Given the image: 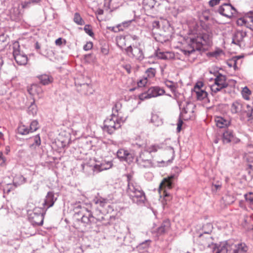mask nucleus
I'll list each match as a JSON object with an SVG mask.
<instances>
[{
	"mask_svg": "<svg viewBox=\"0 0 253 253\" xmlns=\"http://www.w3.org/2000/svg\"><path fill=\"white\" fill-rule=\"evenodd\" d=\"M4 36H0V44H2V43L3 42H4Z\"/></svg>",
	"mask_w": 253,
	"mask_h": 253,
	"instance_id": "0e129e2a",
	"label": "nucleus"
},
{
	"mask_svg": "<svg viewBox=\"0 0 253 253\" xmlns=\"http://www.w3.org/2000/svg\"><path fill=\"white\" fill-rule=\"evenodd\" d=\"M251 16L241 18L237 20V24L240 26H245L246 27L253 30V11L250 12Z\"/></svg>",
	"mask_w": 253,
	"mask_h": 253,
	"instance_id": "f3484780",
	"label": "nucleus"
},
{
	"mask_svg": "<svg viewBox=\"0 0 253 253\" xmlns=\"http://www.w3.org/2000/svg\"><path fill=\"white\" fill-rule=\"evenodd\" d=\"M138 43H136L135 45H130L127 47V54L130 53L136 59L141 60L143 58V52L141 49L138 47Z\"/></svg>",
	"mask_w": 253,
	"mask_h": 253,
	"instance_id": "2eb2a0df",
	"label": "nucleus"
},
{
	"mask_svg": "<svg viewBox=\"0 0 253 253\" xmlns=\"http://www.w3.org/2000/svg\"><path fill=\"white\" fill-rule=\"evenodd\" d=\"M82 123L83 124L86 125L87 124V118L83 116L82 118Z\"/></svg>",
	"mask_w": 253,
	"mask_h": 253,
	"instance_id": "13d9d810",
	"label": "nucleus"
},
{
	"mask_svg": "<svg viewBox=\"0 0 253 253\" xmlns=\"http://www.w3.org/2000/svg\"><path fill=\"white\" fill-rule=\"evenodd\" d=\"M74 21L78 25H83L84 24V20L81 17L79 13H75L74 17Z\"/></svg>",
	"mask_w": 253,
	"mask_h": 253,
	"instance_id": "4c0bfd02",
	"label": "nucleus"
},
{
	"mask_svg": "<svg viewBox=\"0 0 253 253\" xmlns=\"http://www.w3.org/2000/svg\"><path fill=\"white\" fill-rule=\"evenodd\" d=\"M155 0H143V5L145 9H150L154 7L155 5Z\"/></svg>",
	"mask_w": 253,
	"mask_h": 253,
	"instance_id": "72a5a7b5",
	"label": "nucleus"
},
{
	"mask_svg": "<svg viewBox=\"0 0 253 253\" xmlns=\"http://www.w3.org/2000/svg\"><path fill=\"white\" fill-rule=\"evenodd\" d=\"M242 56H235V57H233V58H237L236 61H237V65L238 64V61L239 60H240L241 58H242Z\"/></svg>",
	"mask_w": 253,
	"mask_h": 253,
	"instance_id": "680f3d73",
	"label": "nucleus"
},
{
	"mask_svg": "<svg viewBox=\"0 0 253 253\" xmlns=\"http://www.w3.org/2000/svg\"><path fill=\"white\" fill-rule=\"evenodd\" d=\"M112 163L111 161L102 160L98 162L93 167L92 170L94 172L98 173L103 170H107L112 167Z\"/></svg>",
	"mask_w": 253,
	"mask_h": 253,
	"instance_id": "dca6fc26",
	"label": "nucleus"
},
{
	"mask_svg": "<svg viewBox=\"0 0 253 253\" xmlns=\"http://www.w3.org/2000/svg\"><path fill=\"white\" fill-rule=\"evenodd\" d=\"M151 122L156 126H159L163 123L162 120L156 114H152Z\"/></svg>",
	"mask_w": 253,
	"mask_h": 253,
	"instance_id": "473e14b6",
	"label": "nucleus"
},
{
	"mask_svg": "<svg viewBox=\"0 0 253 253\" xmlns=\"http://www.w3.org/2000/svg\"><path fill=\"white\" fill-rule=\"evenodd\" d=\"M221 187L220 184H213L212 187V190H217L220 189Z\"/></svg>",
	"mask_w": 253,
	"mask_h": 253,
	"instance_id": "4d7b16f0",
	"label": "nucleus"
},
{
	"mask_svg": "<svg viewBox=\"0 0 253 253\" xmlns=\"http://www.w3.org/2000/svg\"><path fill=\"white\" fill-rule=\"evenodd\" d=\"M93 202L97 206L95 213L98 214L99 216H104L103 215L105 213H108L113 210L107 199L101 197H96L93 199Z\"/></svg>",
	"mask_w": 253,
	"mask_h": 253,
	"instance_id": "423d86ee",
	"label": "nucleus"
},
{
	"mask_svg": "<svg viewBox=\"0 0 253 253\" xmlns=\"http://www.w3.org/2000/svg\"><path fill=\"white\" fill-rule=\"evenodd\" d=\"M10 151V148L8 146L6 147L5 148V152L6 154H8V152Z\"/></svg>",
	"mask_w": 253,
	"mask_h": 253,
	"instance_id": "69168bd1",
	"label": "nucleus"
},
{
	"mask_svg": "<svg viewBox=\"0 0 253 253\" xmlns=\"http://www.w3.org/2000/svg\"><path fill=\"white\" fill-rule=\"evenodd\" d=\"M219 13L225 17H232L236 13V9L229 3H224L218 8Z\"/></svg>",
	"mask_w": 253,
	"mask_h": 253,
	"instance_id": "4468645a",
	"label": "nucleus"
},
{
	"mask_svg": "<svg viewBox=\"0 0 253 253\" xmlns=\"http://www.w3.org/2000/svg\"><path fill=\"white\" fill-rule=\"evenodd\" d=\"M126 28V22H124L122 24H118L116 27H108L107 29L114 32L123 31Z\"/></svg>",
	"mask_w": 253,
	"mask_h": 253,
	"instance_id": "cd10ccee",
	"label": "nucleus"
},
{
	"mask_svg": "<svg viewBox=\"0 0 253 253\" xmlns=\"http://www.w3.org/2000/svg\"><path fill=\"white\" fill-rule=\"evenodd\" d=\"M156 56L160 59H167V56H166L165 53L161 52L160 51H157Z\"/></svg>",
	"mask_w": 253,
	"mask_h": 253,
	"instance_id": "09e8293b",
	"label": "nucleus"
},
{
	"mask_svg": "<svg viewBox=\"0 0 253 253\" xmlns=\"http://www.w3.org/2000/svg\"><path fill=\"white\" fill-rule=\"evenodd\" d=\"M243 109V105L238 101L234 102L231 106V112L232 114H239Z\"/></svg>",
	"mask_w": 253,
	"mask_h": 253,
	"instance_id": "393cba45",
	"label": "nucleus"
},
{
	"mask_svg": "<svg viewBox=\"0 0 253 253\" xmlns=\"http://www.w3.org/2000/svg\"><path fill=\"white\" fill-rule=\"evenodd\" d=\"M127 196L132 203L138 205H143L146 200L144 192L129 174H127Z\"/></svg>",
	"mask_w": 253,
	"mask_h": 253,
	"instance_id": "f257e3e1",
	"label": "nucleus"
},
{
	"mask_svg": "<svg viewBox=\"0 0 253 253\" xmlns=\"http://www.w3.org/2000/svg\"><path fill=\"white\" fill-rule=\"evenodd\" d=\"M38 128H39V126H38V121L36 120L33 121L30 124V128H29L30 131H31V132L35 131L36 130H37L38 129Z\"/></svg>",
	"mask_w": 253,
	"mask_h": 253,
	"instance_id": "ea45409f",
	"label": "nucleus"
},
{
	"mask_svg": "<svg viewBox=\"0 0 253 253\" xmlns=\"http://www.w3.org/2000/svg\"><path fill=\"white\" fill-rule=\"evenodd\" d=\"M26 182V179L22 175L18 174L14 176L13 180V184L17 187Z\"/></svg>",
	"mask_w": 253,
	"mask_h": 253,
	"instance_id": "bb28decb",
	"label": "nucleus"
},
{
	"mask_svg": "<svg viewBox=\"0 0 253 253\" xmlns=\"http://www.w3.org/2000/svg\"><path fill=\"white\" fill-rule=\"evenodd\" d=\"M80 86L82 87L83 89H86V91L84 93L87 94L88 93H91L92 92L91 86L89 84H81Z\"/></svg>",
	"mask_w": 253,
	"mask_h": 253,
	"instance_id": "a19ab883",
	"label": "nucleus"
},
{
	"mask_svg": "<svg viewBox=\"0 0 253 253\" xmlns=\"http://www.w3.org/2000/svg\"><path fill=\"white\" fill-rule=\"evenodd\" d=\"M152 27L153 28L158 29L160 28V22L158 21H154L152 22Z\"/></svg>",
	"mask_w": 253,
	"mask_h": 253,
	"instance_id": "5fc2aeb1",
	"label": "nucleus"
},
{
	"mask_svg": "<svg viewBox=\"0 0 253 253\" xmlns=\"http://www.w3.org/2000/svg\"><path fill=\"white\" fill-rule=\"evenodd\" d=\"M0 160H2L3 163L5 162V159L3 157V154L1 151H0Z\"/></svg>",
	"mask_w": 253,
	"mask_h": 253,
	"instance_id": "052dcab7",
	"label": "nucleus"
},
{
	"mask_svg": "<svg viewBox=\"0 0 253 253\" xmlns=\"http://www.w3.org/2000/svg\"><path fill=\"white\" fill-rule=\"evenodd\" d=\"M215 122L217 127L223 128L227 126L230 124V121L220 116L215 117Z\"/></svg>",
	"mask_w": 253,
	"mask_h": 253,
	"instance_id": "4be33fe9",
	"label": "nucleus"
},
{
	"mask_svg": "<svg viewBox=\"0 0 253 253\" xmlns=\"http://www.w3.org/2000/svg\"><path fill=\"white\" fill-rule=\"evenodd\" d=\"M245 198L247 202L253 205V193H249L245 195Z\"/></svg>",
	"mask_w": 253,
	"mask_h": 253,
	"instance_id": "c03bdc74",
	"label": "nucleus"
},
{
	"mask_svg": "<svg viewBox=\"0 0 253 253\" xmlns=\"http://www.w3.org/2000/svg\"><path fill=\"white\" fill-rule=\"evenodd\" d=\"M121 108L122 103L120 102H116L112 108V114L111 115L113 116H118Z\"/></svg>",
	"mask_w": 253,
	"mask_h": 253,
	"instance_id": "2f4dec72",
	"label": "nucleus"
},
{
	"mask_svg": "<svg viewBox=\"0 0 253 253\" xmlns=\"http://www.w3.org/2000/svg\"><path fill=\"white\" fill-rule=\"evenodd\" d=\"M18 133L22 135H27L31 132L28 127L25 125L20 126L18 128Z\"/></svg>",
	"mask_w": 253,
	"mask_h": 253,
	"instance_id": "e433bc0d",
	"label": "nucleus"
},
{
	"mask_svg": "<svg viewBox=\"0 0 253 253\" xmlns=\"http://www.w3.org/2000/svg\"><path fill=\"white\" fill-rule=\"evenodd\" d=\"M102 52L105 54H107L108 53V50L106 48H103L101 49Z\"/></svg>",
	"mask_w": 253,
	"mask_h": 253,
	"instance_id": "e2e57ef3",
	"label": "nucleus"
},
{
	"mask_svg": "<svg viewBox=\"0 0 253 253\" xmlns=\"http://www.w3.org/2000/svg\"><path fill=\"white\" fill-rule=\"evenodd\" d=\"M246 36V33L243 31H237L233 38L232 42L238 45Z\"/></svg>",
	"mask_w": 253,
	"mask_h": 253,
	"instance_id": "412c9836",
	"label": "nucleus"
},
{
	"mask_svg": "<svg viewBox=\"0 0 253 253\" xmlns=\"http://www.w3.org/2000/svg\"><path fill=\"white\" fill-rule=\"evenodd\" d=\"M165 93V90L163 88L159 86H153L149 88L147 92L141 93L139 95V98L143 100L163 95Z\"/></svg>",
	"mask_w": 253,
	"mask_h": 253,
	"instance_id": "f8f14e48",
	"label": "nucleus"
},
{
	"mask_svg": "<svg viewBox=\"0 0 253 253\" xmlns=\"http://www.w3.org/2000/svg\"><path fill=\"white\" fill-rule=\"evenodd\" d=\"M208 248L213 253H246L247 251L245 244L241 243L236 245L230 241L219 247L215 244H211Z\"/></svg>",
	"mask_w": 253,
	"mask_h": 253,
	"instance_id": "20e7f679",
	"label": "nucleus"
},
{
	"mask_svg": "<svg viewBox=\"0 0 253 253\" xmlns=\"http://www.w3.org/2000/svg\"><path fill=\"white\" fill-rule=\"evenodd\" d=\"M242 93L244 98L246 99H248L249 95L251 94V92L250 90L246 86L243 88Z\"/></svg>",
	"mask_w": 253,
	"mask_h": 253,
	"instance_id": "a18cd8bd",
	"label": "nucleus"
},
{
	"mask_svg": "<svg viewBox=\"0 0 253 253\" xmlns=\"http://www.w3.org/2000/svg\"><path fill=\"white\" fill-rule=\"evenodd\" d=\"M165 84L168 87H169L171 91H175V87L174 85V83L173 82L169 81H167L166 82H165Z\"/></svg>",
	"mask_w": 253,
	"mask_h": 253,
	"instance_id": "49530a36",
	"label": "nucleus"
},
{
	"mask_svg": "<svg viewBox=\"0 0 253 253\" xmlns=\"http://www.w3.org/2000/svg\"><path fill=\"white\" fill-rule=\"evenodd\" d=\"M136 161L141 167L150 168L153 166L150 155L145 151L140 153L139 156L136 158Z\"/></svg>",
	"mask_w": 253,
	"mask_h": 253,
	"instance_id": "ddd939ff",
	"label": "nucleus"
},
{
	"mask_svg": "<svg viewBox=\"0 0 253 253\" xmlns=\"http://www.w3.org/2000/svg\"><path fill=\"white\" fill-rule=\"evenodd\" d=\"M150 242V240H146L144 242L142 243V244H140L139 246V248L140 249L141 248H146L149 246V243Z\"/></svg>",
	"mask_w": 253,
	"mask_h": 253,
	"instance_id": "603ef678",
	"label": "nucleus"
},
{
	"mask_svg": "<svg viewBox=\"0 0 253 253\" xmlns=\"http://www.w3.org/2000/svg\"><path fill=\"white\" fill-rule=\"evenodd\" d=\"M93 46L92 42H87L84 46V49L85 51H87L92 48Z\"/></svg>",
	"mask_w": 253,
	"mask_h": 253,
	"instance_id": "3c124183",
	"label": "nucleus"
},
{
	"mask_svg": "<svg viewBox=\"0 0 253 253\" xmlns=\"http://www.w3.org/2000/svg\"><path fill=\"white\" fill-rule=\"evenodd\" d=\"M117 156L121 161H126V150L119 149L117 153Z\"/></svg>",
	"mask_w": 253,
	"mask_h": 253,
	"instance_id": "f704fd0d",
	"label": "nucleus"
},
{
	"mask_svg": "<svg viewBox=\"0 0 253 253\" xmlns=\"http://www.w3.org/2000/svg\"><path fill=\"white\" fill-rule=\"evenodd\" d=\"M40 83L43 85H47L52 83L53 78L47 75H42L38 77Z\"/></svg>",
	"mask_w": 253,
	"mask_h": 253,
	"instance_id": "a878e982",
	"label": "nucleus"
},
{
	"mask_svg": "<svg viewBox=\"0 0 253 253\" xmlns=\"http://www.w3.org/2000/svg\"><path fill=\"white\" fill-rule=\"evenodd\" d=\"M10 17L14 21H18L20 19L21 14L18 9L14 8L11 11Z\"/></svg>",
	"mask_w": 253,
	"mask_h": 253,
	"instance_id": "7c9ffc66",
	"label": "nucleus"
},
{
	"mask_svg": "<svg viewBox=\"0 0 253 253\" xmlns=\"http://www.w3.org/2000/svg\"><path fill=\"white\" fill-rule=\"evenodd\" d=\"M174 177V175H171L170 176L165 178L161 182L159 188L161 197H167L169 196V194L168 193L167 190L172 188V180Z\"/></svg>",
	"mask_w": 253,
	"mask_h": 253,
	"instance_id": "9b49d317",
	"label": "nucleus"
},
{
	"mask_svg": "<svg viewBox=\"0 0 253 253\" xmlns=\"http://www.w3.org/2000/svg\"><path fill=\"white\" fill-rule=\"evenodd\" d=\"M194 92L196 94L197 98L200 100H203L208 95V93L205 90L201 89L200 87L197 84L194 87Z\"/></svg>",
	"mask_w": 253,
	"mask_h": 253,
	"instance_id": "5701e85b",
	"label": "nucleus"
},
{
	"mask_svg": "<svg viewBox=\"0 0 253 253\" xmlns=\"http://www.w3.org/2000/svg\"><path fill=\"white\" fill-rule=\"evenodd\" d=\"M212 34L211 32L203 33L199 36L191 38L187 49L182 50L185 55H189L195 50H200L203 45H210Z\"/></svg>",
	"mask_w": 253,
	"mask_h": 253,
	"instance_id": "f03ea898",
	"label": "nucleus"
},
{
	"mask_svg": "<svg viewBox=\"0 0 253 253\" xmlns=\"http://www.w3.org/2000/svg\"><path fill=\"white\" fill-rule=\"evenodd\" d=\"M148 82L149 80L143 76L141 79L137 81V83L138 87H143L145 86Z\"/></svg>",
	"mask_w": 253,
	"mask_h": 253,
	"instance_id": "37998d69",
	"label": "nucleus"
},
{
	"mask_svg": "<svg viewBox=\"0 0 253 253\" xmlns=\"http://www.w3.org/2000/svg\"><path fill=\"white\" fill-rule=\"evenodd\" d=\"M240 140L235 137L232 130H227L225 131L222 136V141L224 143H228L232 142L233 143H237L239 142Z\"/></svg>",
	"mask_w": 253,
	"mask_h": 253,
	"instance_id": "a211bd4d",
	"label": "nucleus"
},
{
	"mask_svg": "<svg viewBox=\"0 0 253 253\" xmlns=\"http://www.w3.org/2000/svg\"><path fill=\"white\" fill-rule=\"evenodd\" d=\"M104 11L102 9H98L97 10L96 13L98 15H102L103 14Z\"/></svg>",
	"mask_w": 253,
	"mask_h": 253,
	"instance_id": "bf43d9fd",
	"label": "nucleus"
},
{
	"mask_svg": "<svg viewBox=\"0 0 253 253\" xmlns=\"http://www.w3.org/2000/svg\"><path fill=\"white\" fill-rule=\"evenodd\" d=\"M43 218L42 210L41 208H35L33 211L29 214V220L34 226L42 225Z\"/></svg>",
	"mask_w": 253,
	"mask_h": 253,
	"instance_id": "9d476101",
	"label": "nucleus"
},
{
	"mask_svg": "<svg viewBox=\"0 0 253 253\" xmlns=\"http://www.w3.org/2000/svg\"><path fill=\"white\" fill-rule=\"evenodd\" d=\"M37 107L35 103V101L33 100V102L31 103V105L28 108V113L29 115L34 116L37 113Z\"/></svg>",
	"mask_w": 253,
	"mask_h": 253,
	"instance_id": "c9c22d12",
	"label": "nucleus"
},
{
	"mask_svg": "<svg viewBox=\"0 0 253 253\" xmlns=\"http://www.w3.org/2000/svg\"><path fill=\"white\" fill-rule=\"evenodd\" d=\"M124 122L119 116H111L110 118L106 119L104 122V130L108 133H113L117 129L120 128Z\"/></svg>",
	"mask_w": 253,
	"mask_h": 253,
	"instance_id": "0eeeda50",
	"label": "nucleus"
},
{
	"mask_svg": "<svg viewBox=\"0 0 253 253\" xmlns=\"http://www.w3.org/2000/svg\"><path fill=\"white\" fill-rule=\"evenodd\" d=\"M161 149V147L158 144H152L150 146H146L145 148V152L149 153V155L152 152H156L158 150Z\"/></svg>",
	"mask_w": 253,
	"mask_h": 253,
	"instance_id": "c85d7f7f",
	"label": "nucleus"
},
{
	"mask_svg": "<svg viewBox=\"0 0 253 253\" xmlns=\"http://www.w3.org/2000/svg\"><path fill=\"white\" fill-rule=\"evenodd\" d=\"M221 0H211L209 2V5L211 7H213L214 5L218 4Z\"/></svg>",
	"mask_w": 253,
	"mask_h": 253,
	"instance_id": "864d4df0",
	"label": "nucleus"
},
{
	"mask_svg": "<svg viewBox=\"0 0 253 253\" xmlns=\"http://www.w3.org/2000/svg\"><path fill=\"white\" fill-rule=\"evenodd\" d=\"M127 160L128 159H129L130 157L132 158V155L128 153H127Z\"/></svg>",
	"mask_w": 253,
	"mask_h": 253,
	"instance_id": "774afa93",
	"label": "nucleus"
},
{
	"mask_svg": "<svg viewBox=\"0 0 253 253\" xmlns=\"http://www.w3.org/2000/svg\"><path fill=\"white\" fill-rule=\"evenodd\" d=\"M117 44L118 47L125 51H126V39L125 36H120L116 38Z\"/></svg>",
	"mask_w": 253,
	"mask_h": 253,
	"instance_id": "b1692460",
	"label": "nucleus"
},
{
	"mask_svg": "<svg viewBox=\"0 0 253 253\" xmlns=\"http://www.w3.org/2000/svg\"><path fill=\"white\" fill-rule=\"evenodd\" d=\"M84 29L85 32L90 37H92L94 35V33L92 32V29L90 28V26L89 25H85Z\"/></svg>",
	"mask_w": 253,
	"mask_h": 253,
	"instance_id": "de8ad7c7",
	"label": "nucleus"
},
{
	"mask_svg": "<svg viewBox=\"0 0 253 253\" xmlns=\"http://www.w3.org/2000/svg\"><path fill=\"white\" fill-rule=\"evenodd\" d=\"M170 227V223L169 220H165L162 223L161 225L157 229V233L159 235H162L168 232Z\"/></svg>",
	"mask_w": 253,
	"mask_h": 253,
	"instance_id": "aec40b11",
	"label": "nucleus"
},
{
	"mask_svg": "<svg viewBox=\"0 0 253 253\" xmlns=\"http://www.w3.org/2000/svg\"><path fill=\"white\" fill-rule=\"evenodd\" d=\"M156 74V70L153 68H149L145 72V74L143 76L144 77L149 79L154 78Z\"/></svg>",
	"mask_w": 253,
	"mask_h": 253,
	"instance_id": "c756f323",
	"label": "nucleus"
},
{
	"mask_svg": "<svg viewBox=\"0 0 253 253\" xmlns=\"http://www.w3.org/2000/svg\"><path fill=\"white\" fill-rule=\"evenodd\" d=\"M228 86V83L226 82V76L218 74L214 79V84L210 86L211 93H216L222 89L226 88Z\"/></svg>",
	"mask_w": 253,
	"mask_h": 253,
	"instance_id": "1a4fd4ad",
	"label": "nucleus"
},
{
	"mask_svg": "<svg viewBox=\"0 0 253 253\" xmlns=\"http://www.w3.org/2000/svg\"><path fill=\"white\" fill-rule=\"evenodd\" d=\"M34 142L33 145L35 144L36 146H40L41 144V138L39 135H37L34 138Z\"/></svg>",
	"mask_w": 253,
	"mask_h": 253,
	"instance_id": "8fccbe9b",
	"label": "nucleus"
},
{
	"mask_svg": "<svg viewBox=\"0 0 253 253\" xmlns=\"http://www.w3.org/2000/svg\"><path fill=\"white\" fill-rule=\"evenodd\" d=\"M32 2H38L40 0H29Z\"/></svg>",
	"mask_w": 253,
	"mask_h": 253,
	"instance_id": "338daca9",
	"label": "nucleus"
},
{
	"mask_svg": "<svg viewBox=\"0 0 253 253\" xmlns=\"http://www.w3.org/2000/svg\"><path fill=\"white\" fill-rule=\"evenodd\" d=\"M237 58H232L227 62V64L229 67H233L235 69L237 68V63L236 61Z\"/></svg>",
	"mask_w": 253,
	"mask_h": 253,
	"instance_id": "79ce46f5",
	"label": "nucleus"
},
{
	"mask_svg": "<svg viewBox=\"0 0 253 253\" xmlns=\"http://www.w3.org/2000/svg\"><path fill=\"white\" fill-rule=\"evenodd\" d=\"M85 207L81 205H78L76 207V209H80L81 210L76 212L82 216L81 222L84 224V226L90 225L92 223H96L98 221L101 222L103 224L107 225L109 223L107 220L106 222L105 217L103 216H99L98 214L94 213V216L92 215L91 210L89 209L88 206Z\"/></svg>",
	"mask_w": 253,
	"mask_h": 253,
	"instance_id": "7ed1b4c3",
	"label": "nucleus"
},
{
	"mask_svg": "<svg viewBox=\"0 0 253 253\" xmlns=\"http://www.w3.org/2000/svg\"><path fill=\"white\" fill-rule=\"evenodd\" d=\"M195 105L191 102H185L183 105L181 104L180 108H182L180 116L177 124V131L180 132L183 124L182 119L188 120L193 116Z\"/></svg>",
	"mask_w": 253,
	"mask_h": 253,
	"instance_id": "39448f33",
	"label": "nucleus"
},
{
	"mask_svg": "<svg viewBox=\"0 0 253 253\" xmlns=\"http://www.w3.org/2000/svg\"><path fill=\"white\" fill-rule=\"evenodd\" d=\"M55 44L56 45L60 46L62 44V39L61 38H59L56 40Z\"/></svg>",
	"mask_w": 253,
	"mask_h": 253,
	"instance_id": "6e6d98bb",
	"label": "nucleus"
},
{
	"mask_svg": "<svg viewBox=\"0 0 253 253\" xmlns=\"http://www.w3.org/2000/svg\"><path fill=\"white\" fill-rule=\"evenodd\" d=\"M223 199L226 204L230 205L234 202V197L232 195L229 194L225 195L223 197Z\"/></svg>",
	"mask_w": 253,
	"mask_h": 253,
	"instance_id": "58836bf2",
	"label": "nucleus"
},
{
	"mask_svg": "<svg viewBox=\"0 0 253 253\" xmlns=\"http://www.w3.org/2000/svg\"><path fill=\"white\" fill-rule=\"evenodd\" d=\"M57 198L55 197L54 193L53 192H48L45 196L43 206L47 209L53 206Z\"/></svg>",
	"mask_w": 253,
	"mask_h": 253,
	"instance_id": "6ab92c4d",
	"label": "nucleus"
},
{
	"mask_svg": "<svg viewBox=\"0 0 253 253\" xmlns=\"http://www.w3.org/2000/svg\"><path fill=\"white\" fill-rule=\"evenodd\" d=\"M12 48L13 56L16 63L20 65H26L28 62V57L27 55L20 50L19 42H14Z\"/></svg>",
	"mask_w": 253,
	"mask_h": 253,
	"instance_id": "6e6552de",
	"label": "nucleus"
}]
</instances>
